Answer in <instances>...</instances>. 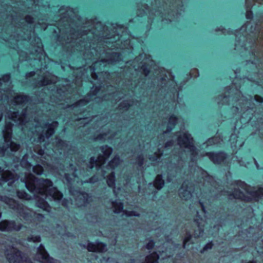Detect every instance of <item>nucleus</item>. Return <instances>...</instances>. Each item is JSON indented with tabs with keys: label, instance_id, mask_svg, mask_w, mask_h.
<instances>
[{
	"label": "nucleus",
	"instance_id": "obj_62",
	"mask_svg": "<svg viewBox=\"0 0 263 263\" xmlns=\"http://www.w3.org/2000/svg\"><path fill=\"white\" fill-rule=\"evenodd\" d=\"M255 52H256V50H255V49H254L253 51H252L251 52V54L253 55H255Z\"/></svg>",
	"mask_w": 263,
	"mask_h": 263
},
{
	"label": "nucleus",
	"instance_id": "obj_5",
	"mask_svg": "<svg viewBox=\"0 0 263 263\" xmlns=\"http://www.w3.org/2000/svg\"><path fill=\"white\" fill-rule=\"evenodd\" d=\"M209 159L216 165L228 166L230 163L227 160L228 154L223 150L216 152H209L206 153Z\"/></svg>",
	"mask_w": 263,
	"mask_h": 263
},
{
	"label": "nucleus",
	"instance_id": "obj_15",
	"mask_svg": "<svg viewBox=\"0 0 263 263\" xmlns=\"http://www.w3.org/2000/svg\"><path fill=\"white\" fill-rule=\"evenodd\" d=\"M36 206L45 211H49V209L50 208L49 204L46 200V198L42 197H37L35 201Z\"/></svg>",
	"mask_w": 263,
	"mask_h": 263
},
{
	"label": "nucleus",
	"instance_id": "obj_33",
	"mask_svg": "<svg viewBox=\"0 0 263 263\" xmlns=\"http://www.w3.org/2000/svg\"><path fill=\"white\" fill-rule=\"evenodd\" d=\"M98 161L102 162L103 161L98 160V158L97 159L93 156L91 157L89 160V163L90 164V165H89V168L90 169H93L94 167L95 164H96Z\"/></svg>",
	"mask_w": 263,
	"mask_h": 263
},
{
	"label": "nucleus",
	"instance_id": "obj_7",
	"mask_svg": "<svg viewBox=\"0 0 263 263\" xmlns=\"http://www.w3.org/2000/svg\"><path fill=\"white\" fill-rule=\"evenodd\" d=\"M0 180L4 183L8 182V185L11 186L17 178V175L9 170H4L0 167Z\"/></svg>",
	"mask_w": 263,
	"mask_h": 263
},
{
	"label": "nucleus",
	"instance_id": "obj_38",
	"mask_svg": "<svg viewBox=\"0 0 263 263\" xmlns=\"http://www.w3.org/2000/svg\"><path fill=\"white\" fill-rule=\"evenodd\" d=\"M245 16L247 20H252L253 18V12L252 10L250 9H247Z\"/></svg>",
	"mask_w": 263,
	"mask_h": 263
},
{
	"label": "nucleus",
	"instance_id": "obj_21",
	"mask_svg": "<svg viewBox=\"0 0 263 263\" xmlns=\"http://www.w3.org/2000/svg\"><path fill=\"white\" fill-rule=\"evenodd\" d=\"M193 235L190 231H186L185 236L183 239V246L182 247L184 249L187 248L189 247V242L191 244H193L194 242L192 241Z\"/></svg>",
	"mask_w": 263,
	"mask_h": 263
},
{
	"label": "nucleus",
	"instance_id": "obj_55",
	"mask_svg": "<svg viewBox=\"0 0 263 263\" xmlns=\"http://www.w3.org/2000/svg\"><path fill=\"white\" fill-rule=\"evenodd\" d=\"M157 158H158V156H152L149 159L152 161H155L157 160Z\"/></svg>",
	"mask_w": 263,
	"mask_h": 263
},
{
	"label": "nucleus",
	"instance_id": "obj_44",
	"mask_svg": "<svg viewBox=\"0 0 263 263\" xmlns=\"http://www.w3.org/2000/svg\"><path fill=\"white\" fill-rule=\"evenodd\" d=\"M100 89V86H96L94 90L90 93H87V96L92 97V96H96V94L99 92Z\"/></svg>",
	"mask_w": 263,
	"mask_h": 263
},
{
	"label": "nucleus",
	"instance_id": "obj_18",
	"mask_svg": "<svg viewBox=\"0 0 263 263\" xmlns=\"http://www.w3.org/2000/svg\"><path fill=\"white\" fill-rule=\"evenodd\" d=\"M108 186L111 189H114L116 186V175L114 172H111L105 177Z\"/></svg>",
	"mask_w": 263,
	"mask_h": 263
},
{
	"label": "nucleus",
	"instance_id": "obj_56",
	"mask_svg": "<svg viewBox=\"0 0 263 263\" xmlns=\"http://www.w3.org/2000/svg\"><path fill=\"white\" fill-rule=\"evenodd\" d=\"M243 263H257V260L253 259L252 260H250L248 261H246Z\"/></svg>",
	"mask_w": 263,
	"mask_h": 263
},
{
	"label": "nucleus",
	"instance_id": "obj_8",
	"mask_svg": "<svg viewBox=\"0 0 263 263\" xmlns=\"http://www.w3.org/2000/svg\"><path fill=\"white\" fill-rule=\"evenodd\" d=\"M87 249L89 252L103 253L107 250V245L105 243L97 241L95 243L89 242L87 243Z\"/></svg>",
	"mask_w": 263,
	"mask_h": 263
},
{
	"label": "nucleus",
	"instance_id": "obj_64",
	"mask_svg": "<svg viewBox=\"0 0 263 263\" xmlns=\"http://www.w3.org/2000/svg\"><path fill=\"white\" fill-rule=\"evenodd\" d=\"M226 88L229 91V90H230L231 88V86H227L226 87Z\"/></svg>",
	"mask_w": 263,
	"mask_h": 263
},
{
	"label": "nucleus",
	"instance_id": "obj_41",
	"mask_svg": "<svg viewBox=\"0 0 263 263\" xmlns=\"http://www.w3.org/2000/svg\"><path fill=\"white\" fill-rule=\"evenodd\" d=\"M80 194L82 195V196H83L84 202L86 203H88L89 198L90 197L89 194L85 192H80Z\"/></svg>",
	"mask_w": 263,
	"mask_h": 263
},
{
	"label": "nucleus",
	"instance_id": "obj_59",
	"mask_svg": "<svg viewBox=\"0 0 263 263\" xmlns=\"http://www.w3.org/2000/svg\"><path fill=\"white\" fill-rule=\"evenodd\" d=\"M129 263H134L135 262V259L134 258H130L128 260Z\"/></svg>",
	"mask_w": 263,
	"mask_h": 263
},
{
	"label": "nucleus",
	"instance_id": "obj_25",
	"mask_svg": "<svg viewBox=\"0 0 263 263\" xmlns=\"http://www.w3.org/2000/svg\"><path fill=\"white\" fill-rule=\"evenodd\" d=\"M120 159L119 156H115L108 163V165L112 170L115 169L119 164Z\"/></svg>",
	"mask_w": 263,
	"mask_h": 263
},
{
	"label": "nucleus",
	"instance_id": "obj_14",
	"mask_svg": "<svg viewBox=\"0 0 263 263\" xmlns=\"http://www.w3.org/2000/svg\"><path fill=\"white\" fill-rule=\"evenodd\" d=\"M153 186L158 191L161 190L165 185V181L162 174H157L153 182Z\"/></svg>",
	"mask_w": 263,
	"mask_h": 263
},
{
	"label": "nucleus",
	"instance_id": "obj_10",
	"mask_svg": "<svg viewBox=\"0 0 263 263\" xmlns=\"http://www.w3.org/2000/svg\"><path fill=\"white\" fill-rule=\"evenodd\" d=\"M259 18L257 20V23L255 24V26H251L250 32L254 34L253 36V44H255L256 41L258 40L259 35L261 31L260 25L258 24V23H261L262 22L261 20H263V13L262 15H260Z\"/></svg>",
	"mask_w": 263,
	"mask_h": 263
},
{
	"label": "nucleus",
	"instance_id": "obj_1",
	"mask_svg": "<svg viewBox=\"0 0 263 263\" xmlns=\"http://www.w3.org/2000/svg\"><path fill=\"white\" fill-rule=\"evenodd\" d=\"M29 180L25 182V186L30 192L32 193L36 189L40 195L45 196L46 198L48 196L54 199L62 198L63 194L58 191L56 187L53 186V183L50 179L43 178L38 179L30 174Z\"/></svg>",
	"mask_w": 263,
	"mask_h": 263
},
{
	"label": "nucleus",
	"instance_id": "obj_31",
	"mask_svg": "<svg viewBox=\"0 0 263 263\" xmlns=\"http://www.w3.org/2000/svg\"><path fill=\"white\" fill-rule=\"evenodd\" d=\"M27 240L29 242H40L41 241V237L39 235H30L28 237Z\"/></svg>",
	"mask_w": 263,
	"mask_h": 263
},
{
	"label": "nucleus",
	"instance_id": "obj_52",
	"mask_svg": "<svg viewBox=\"0 0 263 263\" xmlns=\"http://www.w3.org/2000/svg\"><path fill=\"white\" fill-rule=\"evenodd\" d=\"M217 30L220 31H223L224 30H226V28L221 25L217 28Z\"/></svg>",
	"mask_w": 263,
	"mask_h": 263
},
{
	"label": "nucleus",
	"instance_id": "obj_23",
	"mask_svg": "<svg viewBox=\"0 0 263 263\" xmlns=\"http://www.w3.org/2000/svg\"><path fill=\"white\" fill-rule=\"evenodd\" d=\"M16 196L20 199L29 200L31 199V196L24 190L17 191Z\"/></svg>",
	"mask_w": 263,
	"mask_h": 263
},
{
	"label": "nucleus",
	"instance_id": "obj_28",
	"mask_svg": "<svg viewBox=\"0 0 263 263\" xmlns=\"http://www.w3.org/2000/svg\"><path fill=\"white\" fill-rule=\"evenodd\" d=\"M214 246V243L212 241H209V242L206 243L204 247L201 249L200 250H199V252L200 254H203L205 253H206L209 250H210L212 249L213 247Z\"/></svg>",
	"mask_w": 263,
	"mask_h": 263
},
{
	"label": "nucleus",
	"instance_id": "obj_60",
	"mask_svg": "<svg viewBox=\"0 0 263 263\" xmlns=\"http://www.w3.org/2000/svg\"><path fill=\"white\" fill-rule=\"evenodd\" d=\"M103 137V136L102 135H99L98 136H97V139H102Z\"/></svg>",
	"mask_w": 263,
	"mask_h": 263
},
{
	"label": "nucleus",
	"instance_id": "obj_4",
	"mask_svg": "<svg viewBox=\"0 0 263 263\" xmlns=\"http://www.w3.org/2000/svg\"><path fill=\"white\" fill-rule=\"evenodd\" d=\"M178 144L181 146L190 149L191 160L198 155V149L193 143V139L191 134L187 132L179 135L177 139Z\"/></svg>",
	"mask_w": 263,
	"mask_h": 263
},
{
	"label": "nucleus",
	"instance_id": "obj_46",
	"mask_svg": "<svg viewBox=\"0 0 263 263\" xmlns=\"http://www.w3.org/2000/svg\"><path fill=\"white\" fill-rule=\"evenodd\" d=\"M64 178L68 183L71 184L72 179L69 174L66 173L64 175Z\"/></svg>",
	"mask_w": 263,
	"mask_h": 263
},
{
	"label": "nucleus",
	"instance_id": "obj_50",
	"mask_svg": "<svg viewBox=\"0 0 263 263\" xmlns=\"http://www.w3.org/2000/svg\"><path fill=\"white\" fill-rule=\"evenodd\" d=\"M34 75H35V72L33 71L27 72L26 73V77L27 78L32 77Z\"/></svg>",
	"mask_w": 263,
	"mask_h": 263
},
{
	"label": "nucleus",
	"instance_id": "obj_27",
	"mask_svg": "<svg viewBox=\"0 0 263 263\" xmlns=\"http://www.w3.org/2000/svg\"><path fill=\"white\" fill-rule=\"evenodd\" d=\"M90 101V99L87 98V96H85L83 99H80L74 104V107H79L85 106L87 105Z\"/></svg>",
	"mask_w": 263,
	"mask_h": 263
},
{
	"label": "nucleus",
	"instance_id": "obj_57",
	"mask_svg": "<svg viewBox=\"0 0 263 263\" xmlns=\"http://www.w3.org/2000/svg\"><path fill=\"white\" fill-rule=\"evenodd\" d=\"M200 204L201 205V207L202 208V210L203 212H205V206L204 205V203L202 202H200Z\"/></svg>",
	"mask_w": 263,
	"mask_h": 263
},
{
	"label": "nucleus",
	"instance_id": "obj_9",
	"mask_svg": "<svg viewBox=\"0 0 263 263\" xmlns=\"http://www.w3.org/2000/svg\"><path fill=\"white\" fill-rule=\"evenodd\" d=\"M4 201L9 205L10 209L16 210L18 212H19L21 210H23V208L24 207L23 204L20 203L18 201L12 198H9L7 196L4 197Z\"/></svg>",
	"mask_w": 263,
	"mask_h": 263
},
{
	"label": "nucleus",
	"instance_id": "obj_6",
	"mask_svg": "<svg viewBox=\"0 0 263 263\" xmlns=\"http://www.w3.org/2000/svg\"><path fill=\"white\" fill-rule=\"evenodd\" d=\"M23 227V224L13 220H3L0 221V231L18 232Z\"/></svg>",
	"mask_w": 263,
	"mask_h": 263
},
{
	"label": "nucleus",
	"instance_id": "obj_26",
	"mask_svg": "<svg viewBox=\"0 0 263 263\" xmlns=\"http://www.w3.org/2000/svg\"><path fill=\"white\" fill-rule=\"evenodd\" d=\"M182 187H183L184 189L183 190V191L180 192L179 193L180 197L181 198H184L185 199L189 198L191 195V192L190 191H189L187 190V184L184 185V184H183Z\"/></svg>",
	"mask_w": 263,
	"mask_h": 263
},
{
	"label": "nucleus",
	"instance_id": "obj_37",
	"mask_svg": "<svg viewBox=\"0 0 263 263\" xmlns=\"http://www.w3.org/2000/svg\"><path fill=\"white\" fill-rule=\"evenodd\" d=\"M11 79V74L10 72H7L1 76V80L4 82H8Z\"/></svg>",
	"mask_w": 263,
	"mask_h": 263
},
{
	"label": "nucleus",
	"instance_id": "obj_20",
	"mask_svg": "<svg viewBox=\"0 0 263 263\" xmlns=\"http://www.w3.org/2000/svg\"><path fill=\"white\" fill-rule=\"evenodd\" d=\"M122 56L120 52H112L110 54L109 61L112 64H115L122 60Z\"/></svg>",
	"mask_w": 263,
	"mask_h": 263
},
{
	"label": "nucleus",
	"instance_id": "obj_29",
	"mask_svg": "<svg viewBox=\"0 0 263 263\" xmlns=\"http://www.w3.org/2000/svg\"><path fill=\"white\" fill-rule=\"evenodd\" d=\"M28 96L27 95H17L14 98V101L18 104H22L25 101H27Z\"/></svg>",
	"mask_w": 263,
	"mask_h": 263
},
{
	"label": "nucleus",
	"instance_id": "obj_2",
	"mask_svg": "<svg viewBox=\"0 0 263 263\" xmlns=\"http://www.w3.org/2000/svg\"><path fill=\"white\" fill-rule=\"evenodd\" d=\"M233 184L243 190L251 196V197L247 196L239 189L234 188L233 192L229 194V195L232 196L234 199L245 202L258 201L259 200L263 201V187L259 186L256 191H253L255 187L252 186L241 180H235Z\"/></svg>",
	"mask_w": 263,
	"mask_h": 263
},
{
	"label": "nucleus",
	"instance_id": "obj_61",
	"mask_svg": "<svg viewBox=\"0 0 263 263\" xmlns=\"http://www.w3.org/2000/svg\"><path fill=\"white\" fill-rule=\"evenodd\" d=\"M59 144H63V143H64V142L63 141H62V140H60L58 142Z\"/></svg>",
	"mask_w": 263,
	"mask_h": 263
},
{
	"label": "nucleus",
	"instance_id": "obj_54",
	"mask_svg": "<svg viewBox=\"0 0 263 263\" xmlns=\"http://www.w3.org/2000/svg\"><path fill=\"white\" fill-rule=\"evenodd\" d=\"M45 136L43 135H40L38 137V139L40 141H43L44 140Z\"/></svg>",
	"mask_w": 263,
	"mask_h": 263
},
{
	"label": "nucleus",
	"instance_id": "obj_32",
	"mask_svg": "<svg viewBox=\"0 0 263 263\" xmlns=\"http://www.w3.org/2000/svg\"><path fill=\"white\" fill-rule=\"evenodd\" d=\"M130 104L127 100L123 101L119 104V107L121 109H123L124 110H127L130 107Z\"/></svg>",
	"mask_w": 263,
	"mask_h": 263
},
{
	"label": "nucleus",
	"instance_id": "obj_3",
	"mask_svg": "<svg viewBox=\"0 0 263 263\" xmlns=\"http://www.w3.org/2000/svg\"><path fill=\"white\" fill-rule=\"evenodd\" d=\"M4 255L9 263H33L28 256L12 245L5 251Z\"/></svg>",
	"mask_w": 263,
	"mask_h": 263
},
{
	"label": "nucleus",
	"instance_id": "obj_53",
	"mask_svg": "<svg viewBox=\"0 0 263 263\" xmlns=\"http://www.w3.org/2000/svg\"><path fill=\"white\" fill-rule=\"evenodd\" d=\"M173 144L172 141H168L165 143V147H168Z\"/></svg>",
	"mask_w": 263,
	"mask_h": 263
},
{
	"label": "nucleus",
	"instance_id": "obj_47",
	"mask_svg": "<svg viewBox=\"0 0 263 263\" xmlns=\"http://www.w3.org/2000/svg\"><path fill=\"white\" fill-rule=\"evenodd\" d=\"M246 9H252L253 4L251 0H246Z\"/></svg>",
	"mask_w": 263,
	"mask_h": 263
},
{
	"label": "nucleus",
	"instance_id": "obj_30",
	"mask_svg": "<svg viewBox=\"0 0 263 263\" xmlns=\"http://www.w3.org/2000/svg\"><path fill=\"white\" fill-rule=\"evenodd\" d=\"M32 171L34 174L41 175L43 173L44 168L40 164H36L33 167Z\"/></svg>",
	"mask_w": 263,
	"mask_h": 263
},
{
	"label": "nucleus",
	"instance_id": "obj_40",
	"mask_svg": "<svg viewBox=\"0 0 263 263\" xmlns=\"http://www.w3.org/2000/svg\"><path fill=\"white\" fill-rule=\"evenodd\" d=\"M155 245V242L153 239L149 240L148 243L146 245V248L147 250H152Z\"/></svg>",
	"mask_w": 263,
	"mask_h": 263
},
{
	"label": "nucleus",
	"instance_id": "obj_36",
	"mask_svg": "<svg viewBox=\"0 0 263 263\" xmlns=\"http://www.w3.org/2000/svg\"><path fill=\"white\" fill-rule=\"evenodd\" d=\"M141 69L146 76H147L150 72V68L148 67V65L146 63H144V64L142 65L141 67Z\"/></svg>",
	"mask_w": 263,
	"mask_h": 263
},
{
	"label": "nucleus",
	"instance_id": "obj_12",
	"mask_svg": "<svg viewBox=\"0 0 263 263\" xmlns=\"http://www.w3.org/2000/svg\"><path fill=\"white\" fill-rule=\"evenodd\" d=\"M36 260L43 263H53V258L51 257L47 251L40 252L36 254Z\"/></svg>",
	"mask_w": 263,
	"mask_h": 263
},
{
	"label": "nucleus",
	"instance_id": "obj_11",
	"mask_svg": "<svg viewBox=\"0 0 263 263\" xmlns=\"http://www.w3.org/2000/svg\"><path fill=\"white\" fill-rule=\"evenodd\" d=\"M100 149L103 154V155H100L98 156V160L105 161L109 158L112 153V148L108 145H104L100 147Z\"/></svg>",
	"mask_w": 263,
	"mask_h": 263
},
{
	"label": "nucleus",
	"instance_id": "obj_63",
	"mask_svg": "<svg viewBox=\"0 0 263 263\" xmlns=\"http://www.w3.org/2000/svg\"><path fill=\"white\" fill-rule=\"evenodd\" d=\"M72 30H73L74 32H76V33H79V30L78 29V30H76V29H74V28H72Z\"/></svg>",
	"mask_w": 263,
	"mask_h": 263
},
{
	"label": "nucleus",
	"instance_id": "obj_45",
	"mask_svg": "<svg viewBox=\"0 0 263 263\" xmlns=\"http://www.w3.org/2000/svg\"><path fill=\"white\" fill-rule=\"evenodd\" d=\"M254 99L255 101L260 104H262L263 103V97L258 95H256L254 96Z\"/></svg>",
	"mask_w": 263,
	"mask_h": 263
},
{
	"label": "nucleus",
	"instance_id": "obj_43",
	"mask_svg": "<svg viewBox=\"0 0 263 263\" xmlns=\"http://www.w3.org/2000/svg\"><path fill=\"white\" fill-rule=\"evenodd\" d=\"M26 22L30 25H32L34 23V18L31 15H26L25 17Z\"/></svg>",
	"mask_w": 263,
	"mask_h": 263
},
{
	"label": "nucleus",
	"instance_id": "obj_49",
	"mask_svg": "<svg viewBox=\"0 0 263 263\" xmlns=\"http://www.w3.org/2000/svg\"><path fill=\"white\" fill-rule=\"evenodd\" d=\"M47 84H48V80L45 79L40 81L39 82V84L41 86H44Z\"/></svg>",
	"mask_w": 263,
	"mask_h": 263
},
{
	"label": "nucleus",
	"instance_id": "obj_13",
	"mask_svg": "<svg viewBox=\"0 0 263 263\" xmlns=\"http://www.w3.org/2000/svg\"><path fill=\"white\" fill-rule=\"evenodd\" d=\"M58 125L57 121H53L51 123H46L45 126L47 127V130L45 133V136L47 138L51 137L55 132V128Z\"/></svg>",
	"mask_w": 263,
	"mask_h": 263
},
{
	"label": "nucleus",
	"instance_id": "obj_58",
	"mask_svg": "<svg viewBox=\"0 0 263 263\" xmlns=\"http://www.w3.org/2000/svg\"><path fill=\"white\" fill-rule=\"evenodd\" d=\"M43 217V215L42 214H36V218H42Z\"/></svg>",
	"mask_w": 263,
	"mask_h": 263
},
{
	"label": "nucleus",
	"instance_id": "obj_51",
	"mask_svg": "<svg viewBox=\"0 0 263 263\" xmlns=\"http://www.w3.org/2000/svg\"><path fill=\"white\" fill-rule=\"evenodd\" d=\"M201 232H203V230H200L199 234L195 232V233L194 234V237L195 238H199V234H200Z\"/></svg>",
	"mask_w": 263,
	"mask_h": 263
},
{
	"label": "nucleus",
	"instance_id": "obj_42",
	"mask_svg": "<svg viewBox=\"0 0 263 263\" xmlns=\"http://www.w3.org/2000/svg\"><path fill=\"white\" fill-rule=\"evenodd\" d=\"M70 204V201L68 199L64 198L62 200L61 205L65 208H68Z\"/></svg>",
	"mask_w": 263,
	"mask_h": 263
},
{
	"label": "nucleus",
	"instance_id": "obj_39",
	"mask_svg": "<svg viewBox=\"0 0 263 263\" xmlns=\"http://www.w3.org/2000/svg\"><path fill=\"white\" fill-rule=\"evenodd\" d=\"M185 255V253L183 250L178 252L176 254L174 259L177 260H181L182 258H184Z\"/></svg>",
	"mask_w": 263,
	"mask_h": 263
},
{
	"label": "nucleus",
	"instance_id": "obj_17",
	"mask_svg": "<svg viewBox=\"0 0 263 263\" xmlns=\"http://www.w3.org/2000/svg\"><path fill=\"white\" fill-rule=\"evenodd\" d=\"M178 123V118L174 114L171 115L168 118V125L166 127V131L165 133H169L172 131Z\"/></svg>",
	"mask_w": 263,
	"mask_h": 263
},
{
	"label": "nucleus",
	"instance_id": "obj_24",
	"mask_svg": "<svg viewBox=\"0 0 263 263\" xmlns=\"http://www.w3.org/2000/svg\"><path fill=\"white\" fill-rule=\"evenodd\" d=\"M18 213L23 219L26 221H31L32 218L31 213L24 210V207L23 208V210H21Z\"/></svg>",
	"mask_w": 263,
	"mask_h": 263
},
{
	"label": "nucleus",
	"instance_id": "obj_48",
	"mask_svg": "<svg viewBox=\"0 0 263 263\" xmlns=\"http://www.w3.org/2000/svg\"><path fill=\"white\" fill-rule=\"evenodd\" d=\"M44 251H47L45 249L44 246L42 244H40V246L37 248V253L40 252H43Z\"/></svg>",
	"mask_w": 263,
	"mask_h": 263
},
{
	"label": "nucleus",
	"instance_id": "obj_22",
	"mask_svg": "<svg viewBox=\"0 0 263 263\" xmlns=\"http://www.w3.org/2000/svg\"><path fill=\"white\" fill-rule=\"evenodd\" d=\"M113 212L114 213L118 214L123 210V204L121 201H115L112 202Z\"/></svg>",
	"mask_w": 263,
	"mask_h": 263
},
{
	"label": "nucleus",
	"instance_id": "obj_34",
	"mask_svg": "<svg viewBox=\"0 0 263 263\" xmlns=\"http://www.w3.org/2000/svg\"><path fill=\"white\" fill-rule=\"evenodd\" d=\"M144 163V159L143 156L142 155L138 156L136 159V163L138 165V167H143V165Z\"/></svg>",
	"mask_w": 263,
	"mask_h": 263
},
{
	"label": "nucleus",
	"instance_id": "obj_19",
	"mask_svg": "<svg viewBox=\"0 0 263 263\" xmlns=\"http://www.w3.org/2000/svg\"><path fill=\"white\" fill-rule=\"evenodd\" d=\"M159 255L156 251L153 252L147 255L145 258L147 263H159Z\"/></svg>",
	"mask_w": 263,
	"mask_h": 263
},
{
	"label": "nucleus",
	"instance_id": "obj_35",
	"mask_svg": "<svg viewBox=\"0 0 263 263\" xmlns=\"http://www.w3.org/2000/svg\"><path fill=\"white\" fill-rule=\"evenodd\" d=\"M125 214L126 217H140V214L136 211H125Z\"/></svg>",
	"mask_w": 263,
	"mask_h": 263
},
{
	"label": "nucleus",
	"instance_id": "obj_16",
	"mask_svg": "<svg viewBox=\"0 0 263 263\" xmlns=\"http://www.w3.org/2000/svg\"><path fill=\"white\" fill-rule=\"evenodd\" d=\"M9 147L10 148L11 152H16L19 149L20 146L19 144L16 142L10 141L9 144H7L6 147H5L4 146H0V154H4L7 148Z\"/></svg>",
	"mask_w": 263,
	"mask_h": 263
}]
</instances>
